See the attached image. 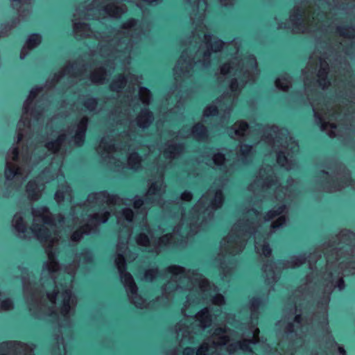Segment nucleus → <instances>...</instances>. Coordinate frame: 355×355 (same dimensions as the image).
<instances>
[{
	"instance_id": "1",
	"label": "nucleus",
	"mask_w": 355,
	"mask_h": 355,
	"mask_svg": "<svg viewBox=\"0 0 355 355\" xmlns=\"http://www.w3.org/2000/svg\"><path fill=\"white\" fill-rule=\"evenodd\" d=\"M119 260L117 261V264L120 269L121 275H122L123 282L125 284V286L128 288L132 293H135L137 291V286L135 284V282L132 276L128 273V272L125 271V264L124 257L121 254H119Z\"/></svg>"
},
{
	"instance_id": "2",
	"label": "nucleus",
	"mask_w": 355,
	"mask_h": 355,
	"mask_svg": "<svg viewBox=\"0 0 355 355\" xmlns=\"http://www.w3.org/2000/svg\"><path fill=\"white\" fill-rule=\"evenodd\" d=\"M87 123V118H83L78 123V130L76 132V135L74 136L75 143L78 146L82 145L83 143L84 142Z\"/></svg>"
},
{
	"instance_id": "3",
	"label": "nucleus",
	"mask_w": 355,
	"mask_h": 355,
	"mask_svg": "<svg viewBox=\"0 0 355 355\" xmlns=\"http://www.w3.org/2000/svg\"><path fill=\"white\" fill-rule=\"evenodd\" d=\"M42 41V36L37 32H33L26 40V47L29 50H34Z\"/></svg>"
},
{
	"instance_id": "4",
	"label": "nucleus",
	"mask_w": 355,
	"mask_h": 355,
	"mask_svg": "<svg viewBox=\"0 0 355 355\" xmlns=\"http://www.w3.org/2000/svg\"><path fill=\"white\" fill-rule=\"evenodd\" d=\"M192 132L199 139H206L208 137L207 128L200 123L194 125Z\"/></svg>"
},
{
	"instance_id": "5",
	"label": "nucleus",
	"mask_w": 355,
	"mask_h": 355,
	"mask_svg": "<svg viewBox=\"0 0 355 355\" xmlns=\"http://www.w3.org/2000/svg\"><path fill=\"white\" fill-rule=\"evenodd\" d=\"M337 33L341 36L352 38L355 35V26L352 25L340 26L337 28Z\"/></svg>"
},
{
	"instance_id": "6",
	"label": "nucleus",
	"mask_w": 355,
	"mask_h": 355,
	"mask_svg": "<svg viewBox=\"0 0 355 355\" xmlns=\"http://www.w3.org/2000/svg\"><path fill=\"white\" fill-rule=\"evenodd\" d=\"M32 231H33L34 234L40 241H46L50 239V230L45 227H40L37 229L33 228L32 229Z\"/></svg>"
},
{
	"instance_id": "7",
	"label": "nucleus",
	"mask_w": 355,
	"mask_h": 355,
	"mask_svg": "<svg viewBox=\"0 0 355 355\" xmlns=\"http://www.w3.org/2000/svg\"><path fill=\"white\" fill-rule=\"evenodd\" d=\"M20 169L18 167L12 166V165L7 164L5 169L4 175L7 181H11L15 176L19 175Z\"/></svg>"
},
{
	"instance_id": "8",
	"label": "nucleus",
	"mask_w": 355,
	"mask_h": 355,
	"mask_svg": "<svg viewBox=\"0 0 355 355\" xmlns=\"http://www.w3.org/2000/svg\"><path fill=\"white\" fill-rule=\"evenodd\" d=\"M252 343V340H243V341L236 342V343L230 345V351L231 352L232 349H239L243 351H252L250 345H249Z\"/></svg>"
},
{
	"instance_id": "9",
	"label": "nucleus",
	"mask_w": 355,
	"mask_h": 355,
	"mask_svg": "<svg viewBox=\"0 0 355 355\" xmlns=\"http://www.w3.org/2000/svg\"><path fill=\"white\" fill-rule=\"evenodd\" d=\"M65 139L64 135H60L55 141L48 142L46 145V148L49 150H58L62 141Z\"/></svg>"
},
{
	"instance_id": "10",
	"label": "nucleus",
	"mask_w": 355,
	"mask_h": 355,
	"mask_svg": "<svg viewBox=\"0 0 355 355\" xmlns=\"http://www.w3.org/2000/svg\"><path fill=\"white\" fill-rule=\"evenodd\" d=\"M250 304L252 309V315H254V311L263 304V300L261 296H254L250 300Z\"/></svg>"
},
{
	"instance_id": "11",
	"label": "nucleus",
	"mask_w": 355,
	"mask_h": 355,
	"mask_svg": "<svg viewBox=\"0 0 355 355\" xmlns=\"http://www.w3.org/2000/svg\"><path fill=\"white\" fill-rule=\"evenodd\" d=\"M125 83V77L120 74L110 86V89L114 90L115 88L123 89Z\"/></svg>"
},
{
	"instance_id": "12",
	"label": "nucleus",
	"mask_w": 355,
	"mask_h": 355,
	"mask_svg": "<svg viewBox=\"0 0 355 355\" xmlns=\"http://www.w3.org/2000/svg\"><path fill=\"white\" fill-rule=\"evenodd\" d=\"M36 188L37 184L35 181H31L27 184L26 191L30 198H34L37 196Z\"/></svg>"
},
{
	"instance_id": "13",
	"label": "nucleus",
	"mask_w": 355,
	"mask_h": 355,
	"mask_svg": "<svg viewBox=\"0 0 355 355\" xmlns=\"http://www.w3.org/2000/svg\"><path fill=\"white\" fill-rule=\"evenodd\" d=\"M13 301L10 297H6L4 300H1L0 302V306L4 310H10L13 307Z\"/></svg>"
},
{
	"instance_id": "14",
	"label": "nucleus",
	"mask_w": 355,
	"mask_h": 355,
	"mask_svg": "<svg viewBox=\"0 0 355 355\" xmlns=\"http://www.w3.org/2000/svg\"><path fill=\"white\" fill-rule=\"evenodd\" d=\"M224 200V195L223 191L220 189L216 190L215 191V198L213 201V204L215 205H220L223 203Z\"/></svg>"
},
{
	"instance_id": "15",
	"label": "nucleus",
	"mask_w": 355,
	"mask_h": 355,
	"mask_svg": "<svg viewBox=\"0 0 355 355\" xmlns=\"http://www.w3.org/2000/svg\"><path fill=\"white\" fill-rule=\"evenodd\" d=\"M224 46V42L220 39H217L211 44L212 49L214 52L220 51Z\"/></svg>"
},
{
	"instance_id": "16",
	"label": "nucleus",
	"mask_w": 355,
	"mask_h": 355,
	"mask_svg": "<svg viewBox=\"0 0 355 355\" xmlns=\"http://www.w3.org/2000/svg\"><path fill=\"white\" fill-rule=\"evenodd\" d=\"M83 105L85 108L92 110L96 106V98H88L87 101L83 103Z\"/></svg>"
},
{
	"instance_id": "17",
	"label": "nucleus",
	"mask_w": 355,
	"mask_h": 355,
	"mask_svg": "<svg viewBox=\"0 0 355 355\" xmlns=\"http://www.w3.org/2000/svg\"><path fill=\"white\" fill-rule=\"evenodd\" d=\"M218 110L217 108V107L216 106H214V105H211L209 107H207L205 110V116H215L218 114Z\"/></svg>"
},
{
	"instance_id": "18",
	"label": "nucleus",
	"mask_w": 355,
	"mask_h": 355,
	"mask_svg": "<svg viewBox=\"0 0 355 355\" xmlns=\"http://www.w3.org/2000/svg\"><path fill=\"white\" fill-rule=\"evenodd\" d=\"M15 228L17 231L19 232H25L26 230V224L22 219V218H19L17 221L16 222Z\"/></svg>"
},
{
	"instance_id": "19",
	"label": "nucleus",
	"mask_w": 355,
	"mask_h": 355,
	"mask_svg": "<svg viewBox=\"0 0 355 355\" xmlns=\"http://www.w3.org/2000/svg\"><path fill=\"white\" fill-rule=\"evenodd\" d=\"M16 345H20L19 343H12L9 341L3 342L0 344V349L1 350H6L15 347Z\"/></svg>"
},
{
	"instance_id": "20",
	"label": "nucleus",
	"mask_w": 355,
	"mask_h": 355,
	"mask_svg": "<svg viewBox=\"0 0 355 355\" xmlns=\"http://www.w3.org/2000/svg\"><path fill=\"white\" fill-rule=\"evenodd\" d=\"M84 231L82 229L74 231L71 235V240L73 241H78L80 240L83 236Z\"/></svg>"
},
{
	"instance_id": "21",
	"label": "nucleus",
	"mask_w": 355,
	"mask_h": 355,
	"mask_svg": "<svg viewBox=\"0 0 355 355\" xmlns=\"http://www.w3.org/2000/svg\"><path fill=\"white\" fill-rule=\"evenodd\" d=\"M288 161V158L283 151H279L277 155V162L279 164H283Z\"/></svg>"
},
{
	"instance_id": "22",
	"label": "nucleus",
	"mask_w": 355,
	"mask_h": 355,
	"mask_svg": "<svg viewBox=\"0 0 355 355\" xmlns=\"http://www.w3.org/2000/svg\"><path fill=\"white\" fill-rule=\"evenodd\" d=\"M304 14V10L302 8H297L295 11L294 14L293 15V18L291 19V20L293 21L295 19L297 21H302V17Z\"/></svg>"
},
{
	"instance_id": "23",
	"label": "nucleus",
	"mask_w": 355,
	"mask_h": 355,
	"mask_svg": "<svg viewBox=\"0 0 355 355\" xmlns=\"http://www.w3.org/2000/svg\"><path fill=\"white\" fill-rule=\"evenodd\" d=\"M103 10L105 12L108 13V14H110L111 12H112L114 14H118V13L121 12V8H119L118 7H114V6H106V7H104L103 8Z\"/></svg>"
},
{
	"instance_id": "24",
	"label": "nucleus",
	"mask_w": 355,
	"mask_h": 355,
	"mask_svg": "<svg viewBox=\"0 0 355 355\" xmlns=\"http://www.w3.org/2000/svg\"><path fill=\"white\" fill-rule=\"evenodd\" d=\"M142 116L146 119L145 122L147 124H149L153 119V114L152 112L148 110H146L143 112Z\"/></svg>"
},
{
	"instance_id": "25",
	"label": "nucleus",
	"mask_w": 355,
	"mask_h": 355,
	"mask_svg": "<svg viewBox=\"0 0 355 355\" xmlns=\"http://www.w3.org/2000/svg\"><path fill=\"white\" fill-rule=\"evenodd\" d=\"M122 214L125 218V220L130 222L132 220V218L134 216V212L130 209H127L123 211Z\"/></svg>"
},
{
	"instance_id": "26",
	"label": "nucleus",
	"mask_w": 355,
	"mask_h": 355,
	"mask_svg": "<svg viewBox=\"0 0 355 355\" xmlns=\"http://www.w3.org/2000/svg\"><path fill=\"white\" fill-rule=\"evenodd\" d=\"M262 252L266 257H270L272 254V249L268 243L262 245Z\"/></svg>"
},
{
	"instance_id": "27",
	"label": "nucleus",
	"mask_w": 355,
	"mask_h": 355,
	"mask_svg": "<svg viewBox=\"0 0 355 355\" xmlns=\"http://www.w3.org/2000/svg\"><path fill=\"white\" fill-rule=\"evenodd\" d=\"M278 216V213H275V211L269 210L267 211L264 216V220L266 221H269V220H272V218H275Z\"/></svg>"
},
{
	"instance_id": "28",
	"label": "nucleus",
	"mask_w": 355,
	"mask_h": 355,
	"mask_svg": "<svg viewBox=\"0 0 355 355\" xmlns=\"http://www.w3.org/2000/svg\"><path fill=\"white\" fill-rule=\"evenodd\" d=\"M252 149V146L249 144H245L241 149V155L243 157H247Z\"/></svg>"
},
{
	"instance_id": "29",
	"label": "nucleus",
	"mask_w": 355,
	"mask_h": 355,
	"mask_svg": "<svg viewBox=\"0 0 355 355\" xmlns=\"http://www.w3.org/2000/svg\"><path fill=\"white\" fill-rule=\"evenodd\" d=\"M285 222V218L280 216L277 219V221L273 223L272 227L273 229L279 228Z\"/></svg>"
},
{
	"instance_id": "30",
	"label": "nucleus",
	"mask_w": 355,
	"mask_h": 355,
	"mask_svg": "<svg viewBox=\"0 0 355 355\" xmlns=\"http://www.w3.org/2000/svg\"><path fill=\"white\" fill-rule=\"evenodd\" d=\"M160 190V186H159L157 183L153 184L149 189L150 194H157L159 193Z\"/></svg>"
},
{
	"instance_id": "31",
	"label": "nucleus",
	"mask_w": 355,
	"mask_h": 355,
	"mask_svg": "<svg viewBox=\"0 0 355 355\" xmlns=\"http://www.w3.org/2000/svg\"><path fill=\"white\" fill-rule=\"evenodd\" d=\"M209 351V347L207 345H201L199 349L196 352L197 355H205L207 352Z\"/></svg>"
},
{
	"instance_id": "32",
	"label": "nucleus",
	"mask_w": 355,
	"mask_h": 355,
	"mask_svg": "<svg viewBox=\"0 0 355 355\" xmlns=\"http://www.w3.org/2000/svg\"><path fill=\"white\" fill-rule=\"evenodd\" d=\"M249 128V125L247 122H241L239 125V130L236 131V135H240V130L242 132L246 131Z\"/></svg>"
},
{
	"instance_id": "33",
	"label": "nucleus",
	"mask_w": 355,
	"mask_h": 355,
	"mask_svg": "<svg viewBox=\"0 0 355 355\" xmlns=\"http://www.w3.org/2000/svg\"><path fill=\"white\" fill-rule=\"evenodd\" d=\"M286 208V205L284 204L277 205V207H275V209H273V211H275V213H278V216H279L285 211Z\"/></svg>"
},
{
	"instance_id": "34",
	"label": "nucleus",
	"mask_w": 355,
	"mask_h": 355,
	"mask_svg": "<svg viewBox=\"0 0 355 355\" xmlns=\"http://www.w3.org/2000/svg\"><path fill=\"white\" fill-rule=\"evenodd\" d=\"M180 268L177 266H169L166 269V271L168 274L170 275H175L177 272V270H179Z\"/></svg>"
},
{
	"instance_id": "35",
	"label": "nucleus",
	"mask_w": 355,
	"mask_h": 355,
	"mask_svg": "<svg viewBox=\"0 0 355 355\" xmlns=\"http://www.w3.org/2000/svg\"><path fill=\"white\" fill-rule=\"evenodd\" d=\"M42 91V88L40 87H33L31 91H30V97L31 98H35L37 94Z\"/></svg>"
},
{
	"instance_id": "36",
	"label": "nucleus",
	"mask_w": 355,
	"mask_h": 355,
	"mask_svg": "<svg viewBox=\"0 0 355 355\" xmlns=\"http://www.w3.org/2000/svg\"><path fill=\"white\" fill-rule=\"evenodd\" d=\"M12 155H13V159L17 160L19 157L20 150L18 147H15L12 150Z\"/></svg>"
},
{
	"instance_id": "37",
	"label": "nucleus",
	"mask_w": 355,
	"mask_h": 355,
	"mask_svg": "<svg viewBox=\"0 0 355 355\" xmlns=\"http://www.w3.org/2000/svg\"><path fill=\"white\" fill-rule=\"evenodd\" d=\"M195 354V349L193 347H187L184 349L183 352V355H194Z\"/></svg>"
},
{
	"instance_id": "38",
	"label": "nucleus",
	"mask_w": 355,
	"mask_h": 355,
	"mask_svg": "<svg viewBox=\"0 0 355 355\" xmlns=\"http://www.w3.org/2000/svg\"><path fill=\"white\" fill-rule=\"evenodd\" d=\"M336 286H338L339 290H343L345 288V283L344 279L343 278H339L336 281Z\"/></svg>"
},
{
	"instance_id": "39",
	"label": "nucleus",
	"mask_w": 355,
	"mask_h": 355,
	"mask_svg": "<svg viewBox=\"0 0 355 355\" xmlns=\"http://www.w3.org/2000/svg\"><path fill=\"white\" fill-rule=\"evenodd\" d=\"M157 272V270L155 269H152V270H148L146 274V279L148 280H152L153 278V274H154V272Z\"/></svg>"
},
{
	"instance_id": "40",
	"label": "nucleus",
	"mask_w": 355,
	"mask_h": 355,
	"mask_svg": "<svg viewBox=\"0 0 355 355\" xmlns=\"http://www.w3.org/2000/svg\"><path fill=\"white\" fill-rule=\"evenodd\" d=\"M144 204V200L141 198H137L135 200L134 207L135 209L140 208Z\"/></svg>"
},
{
	"instance_id": "41",
	"label": "nucleus",
	"mask_w": 355,
	"mask_h": 355,
	"mask_svg": "<svg viewBox=\"0 0 355 355\" xmlns=\"http://www.w3.org/2000/svg\"><path fill=\"white\" fill-rule=\"evenodd\" d=\"M227 329L225 328L219 327L215 329L214 334L216 336L223 335L226 333Z\"/></svg>"
},
{
	"instance_id": "42",
	"label": "nucleus",
	"mask_w": 355,
	"mask_h": 355,
	"mask_svg": "<svg viewBox=\"0 0 355 355\" xmlns=\"http://www.w3.org/2000/svg\"><path fill=\"white\" fill-rule=\"evenodd\" d=\"M47 211H48V209H47L46 207H44V205H43L42 207L38 208L37 210H35L34 214L35 215H39L41 213H44V212H46Z\"/></svg>"
},
{
	"instance_id": "43",
	"label": "nucleus",
	"mask_w": 355,
	"mask_h": 355,
	"mask_svg": "<svg viewBox=\"0 0 355 355\" xmlns=\"http://www.w3.org/2000/svg\"><path fill=\"white\" fill-rule=\"evenodd\" d=\"M315 116L318 119V123L320 125L321 128L322 129H324V128H325V121L318 114H315Z\"/></svg>"
},
{
	"instance_id": "44",
	"label": "nucleus",
	"mask_w": 355,
	"mask_h": 355,
	"mask_svg": "<svg viewBox=\"0 0 355 355\" xmlns=\"http://www.w3.org/2000/svg\"><path fill=\"white\" fill-rule=\"evenodd\" d=\"M125 24L129 27H133L136 24V20L135 18H130L125 23Z\"/></svg>"
},
{
	"instance_id": "45",
	"label": "nucleus",
	"mask_w": 355,
	"mask_h": 355,
	"mask_svg": "<svg viewBox=\"0 0 355 355\" xmlns=\"http://www.w3.org/2000/svg\"><path fill=\"white\" fill-rule=\"evenodd\" d=\"M55 198L57 200H63L64 199V193L61 191H57L55 194Z\"/></svg>"
},
{
	"instance_id": "46",
	"label": "nucleus",
	"mask_w": 355,
	"mask_h": 355,
	"mask_svg": "<svg viewBox=\"0 0 355 355\" xmlns=\"http://www.w3.org/2000/svg\"><path fill=\"white\" fill-rule=\"evenodd\" d=\"M42 107L41 105L37 106V107L33 109V115L39 116L40 114V112L42 110Z\"/></svg>"
},
{
	"instance_id": "47",
	"label": "nucleus",
	"mask_w": 355,
	"mask_h": 355,
	"mask_svg": "<svg viewBox=\"0 0 355 355\" xmlns=\"http://www.w3.org/2000/svg\"><path fill=\"white\" fill-rule=\"evenodd\" d=\"M329 296H326L322 299V301L318 302V304L321 305H327L329 302Z\"/></svg>"
},
{
	"instance_id": "48",
	"label": "nucleus",
	"mask_w": 355,
	"mask_h": 355,
	"mask_svg": "<svg viewBox=\"0 0 355 355\" xmlns=\"http://www.w3.org/2000/svg\"><path fill=\"white\" fill-rule=\"evenodd\" d=\"M182 146L179 144V145H177V146H171V148L173 150V151H180L182 150Z\"/></svg>"
},
{
	"instance_id": "49",
	"label": "nucleus",
	"mask_w": 355,
	"mask_h": 355,
	"mask_svg": "<svg viewBox=\"0 0 355 355\" xmlns=\"http://www.w3.org/2000/svg\"><path fill=\"white\" fill-rule=\"evenodd\" d=\"M139 160V156L137 154L134 153L130 157V161L135 162Z\"/></svg>"
},
{
	"instance_id": "50",
	"label": "nucleus",
	"mask_w": 355,
	"mask_h": 355,
	"mask_svg": "<svg viewBox=\"0 0 355 355\" xmlns=\"http://www.w3.org/2000/svg\"><path fill=\"white\" fill-rule=\"evenodd\" d=\"M87 25L85 23H78L76 24V28L77 29H84Z\"/></svg>"
},
{
	"instance_id": "51",
	"label": "nucleus",
	"mask_w": 355,
	"mask_h": 355,
	"mask_svg": "<svg viewBox=\"0 0 355 355\" xmlns=\"http://www.w3.org/2000/svg\"><path fill=\"white\" fill-rule=\"evenodd\" d=\"M286 329L288 332H294L293 324L292 322H288L286 327Z\"/></svg>"
},
{
	"instance_id": "52",
	"label": "nucleus",
	"mask_w": 355,
	"mask_h": 355,
	"mask_svg": "<svg viewBox=\"0 0 355 355\" xmlns=\"http://www.w3.org/2000/svg\"><path fill=\"white\" fill-rule=\"evenodd\" d=\"M352 181V179L349 177H344L343 179H340V182L344 184H347L348 182H350Z\"/></svg>"
},
{
	"instance_id": "53",
	"label": "nucleus",
	"mask_w": 355,
	"mask_h": 355,
	"mask_svg": "<svg viewBox=\"0 0 355 355\" xmlns=\"http://www.w3.org/2000/svg\"><path fill=\"white\" fill-rule=\"evenodd\" d=\"M338 352L341 355H346V353H347L345 349L342 346H338Z\"/></svg>"
},
{
	"instance_id": "54",
	"label": "nucleus",
	"mask_w": 355,
	"mask_h": 355,
	"mask_svg": "<svg viewBox=\"0 0 355 355\" xmlns=\"http://www.w3.org/2000/svg\"><path fill=\"white\" fill-rule=\"evenodd\" d=\"M236 87H237V83H236V80H232L231 83V85H230V87H231L232 90L234 91L236 89Z\"/></svg>"
},
{
	"instance_id": "55",
	"label": "nucleus",
	"mask_w": 355,
	"mask_h": 355,
	"mask_svg": "<svg viewBox=\"0 0 355 355\" xmlns=\"http://www.w3.org/2000/svg\"><path fill=\"white\" fill-rule=\"evenodd\" d=\"M83 260H85V261L88 262V263H92V258L91 256H87V254H85L84 257H83Z\"/></svg>"
},
{
	"instance_id": "56",
	"label": "nucleus",
	"mask_w": 355,
	"mask_h": 355,
	"mask_svg": "<svg viewBox=\"0 0 355 355\" xmlns=\"http://www.w3.org/2000/svg\"><path fill=\"white\" fill-rule=\"evenodd\" d=\"M44 221L46 224L47 225H52L53 222H52V219L49 217H46L44 219Z\"/></svg>"
},
{
	"instance_id": "57",
	"label": "nucleus",
	"mask_w": 355,
	"mask_h": 355,
	"mask_svg": "<svg viewBox=\"0 0 355 355\" xmlns=\"http://www.w3.org/2000/svg\"><path fill=\"white\" fill-rule=\"evenodd\" d=\"M229 70V66L223 65L222 67V71L223 73H227Z\"/></svg>"
},
{
	"instance_id": "58",
	"label": "nucleus",
	"mask_w": 355,
	"mask_h": 355,
	"mask_svg": "<svg viewBox=\"0 0 355 355\" xmlns=\"http://www.w3.org/2000/svg\"><path fill=\"white\" fill-rule=\"evenodd\" d=\"M69 304L68 302H64L62 306V309L64 311H68L69 309Z\"/></svg>"
},
{
	"instance_id": "59",
	"label": "nucleus",
	"mask_w": 355,
	"mask_h": 355,
	"mask_svg": "<svg viewBox=\"0 0 355 355\" xmlns=\"http://www.w3.org/2000/svg\"><path fill=\"white\" fill-rule=\"evenodd\" d=\"M302 319V315H297L295 318V321L297 322H300Z\"/></svg>"
},
{
	"instance_id": "60",
	"label": "nucleus",
	"mask_w": 355,
	"mask_h": 355,
	"mask_svg": "<svg viewBox=\"0 0 355 355\" xmlns=\"http://www.w3.org/2000/svg\"><path fill=\"white\" fill-rule=\"evenodd\" d=\"M319 174H320V175H322V176H324V175H325V176H329V173H328L327 171H321L319 173Z\"/></svg>"
},
{
	"instance_id": "61",
	"label": "nucleus",
	"mask_w": 355,
	"mask_h": 355,
	"mask_svg": "<svg viewBox=\"0 0 355 355\" xmlns=\"http://www.w3.org/2000/svg\"><path fill=\"white\" fill-rule=\"evenodd\" d=\"M248 59H249V60H250V61H251V62H252V63H255V62H256L255 58H254V56H253V55H250L248 56Z\"/></svg>"
},
{
	"instance_id": "62",
	"label": "nucleus",
	"mask_w": 355,
	"mask_h": 355,
	"mask_svg": "<svg viewBox=\"0 0 355 355\" xmlns=\"http://www.w3.org/2000/svg\"><path fill=\"white\" fill-rule=\"evenodd\" d=\"M221 339L223 341V344H225L228 340V338L227 336H223L221 337Z\"/></svg>"
},
{
	"instance_id": "63",
	"label": "nucleus",
	"mask_w": 355,
	"mask_h": 355,
	"mask_svg": "<svg viewBox=\"0 0 355 355\" xmlns=\"http://www.w3.org/2000/svg\"><path fill=\"white\" fill-rule=\"evenodd\" d=\"M297 260L300 263H302V260H304V258L302 255H300Z\"/></svg>"
},
{
	"instance_id": "64",
	"label": "nucleus",
	"mask_w": 355,
	"mask_h": 355,
	"mask_svg": "<svg viewBox=\"0 0 355 355\" xmlns=\"http://www.w3.org/2000/svg\"><path fill=\"white\" fill-rule=\"evenodd\" d=\"M22 139V134L19 133L18 135V141H20Z\"/></svg>"
}]
</instances>
